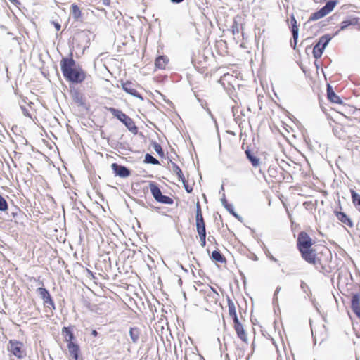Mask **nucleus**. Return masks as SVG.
<instances>
[{
    "label": "nucleus",
    "mask_w": 360,
    "mask_h": 360,
    "mask_svg": "<svg viewBox=\"0 0 360 360\" xmlns=\"http://www.w3.org/2000/svg\"><path fill=\"white\" fill-rule=\"evenodd\" d=\"M60 64L63 75L70 85L81 84L85 80L86 72L74 60L72 51L68 56L62 58Z\"/></svg>",
    "instance_id": "1"
},
{
    "label": "nucleus",
    "mask_w": 360,
    "mask_h": 360,
    "mask_svg": "<svg viewBox=\"0 0 360 360\" xmlns=\"http://www.w3.org/2000/svg\"><path fill=\"white\" fill-rule=\"evenodd\" d=\"M108 110L120 122H121L126 128L132 134H137L139 131V129L135 124L134 120L121 110L110 107L108 108Z\"/></svg>",
    "instance_id": "2"
},
{
    "label": "nucleus",
    "mask_w": 360,
    "mask_h": 360,
    "mask_svg": "<svg viewBox=\"0 0 360 360\" xmlns=\"http://www.w3.org/2000/svg\"><path fill=\"white\" fill-rule=\"evenodd\" d=\"M333 37L330 34H325L319 38L312 50V54L315 59L318 60L322 56L324 50L333 39Z\"/></svg>",
    "instance_id": "3"
},
{
    "label": "nucleus",
    "mask_w": 360,
    "mask_h": 360,
    "mask_svg": "<svg viewBox=\"0 0 360 360\" xmlns=\"http://www.w3.org/2000/svg\"><path fill=\"white\" fill-rule=\"evenodd\" d=\"M338 4V0H330L327 1L326 4L323 7H321L317 11L311 14V15L309 18L308 22L316 21L326 16L328 14H329L330 12L333 11L334 8Z\"/></svg>",
    "instance_id": "4"
},
{
    "label": "nucleus",
    "mask_w": 360,
    "mask_h": 360,
    "mask_svg": "<svg viewBox=\"0 0 360 360\" xmlns=\"http://www.w3.org/2000/svg\"><path fill=\"white\" fill-rule=\"evenodd\" d=\"M7 216L6 220L14 221L17 224H22L23 219L25 217V213L17 206L13 205L8 207V210L6 212Z\"/></svg>",
    "instance_id": "5"
},
{
    "label": "nucleus",
    "mask_w": 360,
    "mask_h": 360,
    "mask_svg": "<svg viewBox=\"0 0 360 360\" xmlns=\"http://www.w3.org/2000/svg\"><path fill=\"white\" fill-rule=\"evenodd\" d=\"M8 350L18 359H22L26 356L22 342L17 340H10L8 345Z\"/></svg>",
    "instance_id": "6"
},
{
    "label": "nucleus",
    "mask_w": 360,
    "mask_h": 360,
    "mask_svg": "<svg viewBox=\"0 0 360 360\" xmlns=\"http://www.w3.org/2000/svg\"><path fill=\"white\" fill-rule=\"evenodd\" d=\"M314 245V242L307 233L301 231L298 234L297 240V247L299 251L310 248Z\"/></svg>",
    "instance_id": "7"
},
{
    "label": "nucleus",
    "mask_w": 360,
    "mask_h": 360,
    "mask_svg": "<svg viewBox=\"0 0 360 360\" xmlns=\"http://www.w3.org/2000/svg\"><path fill=\"white\" fill-rule=\"evenodd\" d=\"M110 167L115 176L126 179L131 176V171L128 167L118 163H112Z\"/></svg>",
    "instance_id": "8"
},
{
    "label": "nucleus",
    "mask_w": 360,
    "mask_h": 360,
    "mask_svg": "<svg viewBox=\"0 0 360 360\" xmlns=\"http://www.w3.org/2000/svg\"><path fill=\"white\" fill-rule=\"evenodd\" d=\"M92 35V32H91L89 30H85L78 31L75 34L73 40L76 41V42H78L77 46H79L81 43H84V48L86 49V47H89V44H90Z\"/></svg>",
    "instance_id": "9"
},
{
    "label": "nucleus",
    "mask_w": 360,
    "mask_h": 360,
    "mask_svg": "<svg viewBox=\"0 0 360 360\" xmlns=\"http://www.w3.org/2000/svg\"><path fill=\"white\" fill-rule=\"evenodd\" d=\"M70 94L72 98V100L77 105V106L86 108L85 97L79 89L75 88L74 86L70 85Z\"/></svg>",
    "instance_id": "10"
},
{
    "label": "nucleus",
    "mask_w": 360,
    "mask_h": 360,
    "mask_svg": "<svg viewBox=\"0 0 360 360\" xmlns=\"http://www.w3.org/2000/svg\"><path fill=\"white\" fill-rule=\"evenodd\" d=\"M352 25H358L360 27V18L354 15L347 16L340 24V29L335 32V35L338 34L340 31L345 30Z\"/></svg>",
    "instance_id": "11"
},
{
    "label": "nucleus",
    "mask_w": 360,
    "mask_h": 360,
    "mask_svg": "<svg viewBox=\"0 0 360 360\" xmlns=\"http://www.w3.org/2000/svg\"><path fill=\"white\" fill-rule=\"evenodd\" d=\"M300 252L303 259L309 264L315 265L317 261H320L317 259L316 250L312 248L302 250Z\"/></svg>",
    "instance_id": "12"
},
{
    "label": "nucleus",
    "mask_w": 360,
    "mask_h": 360,
    "mask_svg": "<svg viewBox=\"0 0 360 360\" xmlns=\"http://www.w3.org/2000/svg\"><path fill=\"white\" fill-rule=\"evenodd\" d=\"M121 86H122L123 91H124L126 93H127V94H130L131 96L136 97L141 101L143 100V96L134 89V84L131 82L122 81Z\"/></svg>",
    "instance_id": "13"
},
{
    "label": "nucleus",
    "mask_w": 360,
    "mask_h": 360,
    "mask_svg": "<svg viewBox=\"0 0 360 360\" xmlns=\"http://www.w3.org/2000/svg\"><path fill=\"white\" fill-rule=\"evenodd\" d=\"M233 326L238 337L244 342H248V336L244 330L243 326L240 322L239 319L233 321Z\"/></svg>",
    "instance_id": "14"
},
{
    "label": "nucleus",
    "mask_w": 360,
    "mask_h": 360,
    "mask_svg": "<svg viewBox=\"0 0 360 360\" xmlns=\"http://www.w3.org/2000/svg\"><path fill=\"white\" fill-rule=\"evenodd\" d=\"M327 91V98L328 101H330L331 103H337V104H342L343 101L342 98L336 94V93L334 91L333 86L330 84H327L326 88Z\"/></svg>",
    "instance_id": "15"
},
{
    "label": "nucleus",
    "mask_w": 360,
    "mask_h": 360,
    "mask_svg": "<svg viewBox=\"0 0 360 360\" xmlns=\"http://www.w3.org/2000/svg\"><path fill=\"white\" fill-rule=\"evenodd\" d=\"M351 308L356 316L360 318V295L359 293L352 294Z\"/></svg>",
    "instance_id": "16"
},
{
    "label": "nucleus",
    "mask_w": 360,
    "mask_h": 360,
    "mask_svg": "<svg viewBox=\"0 0 360 360\" xmlns=\"http://www.w3.org/2000/svg\"><path fill=\"white\" fill-rule=\"evenodd\" d=\"M70 13L72 15V17L75 22H83L84 21V17L83 13H82L79 7L75 4H72L70 6Z\"/></svg>",
    "instance_id": "17"
},
{
    "label": "nucleus",
    "mask_w": 360,
    "mask_h": 360,
    "mask_svg": "<svg viewBox=\"0 0 360 360\" xmlns=\"http://www.w3.org/2000/svg\"><path fill=\"white\" fill-rule=\"evenodd\" d=\"M149 188L153 197L157 202H159L163 194L158 185L154 181H150L149 184Z\"/></svg>",
    "instance_id": "18"
},
{
    "label": "nucleus",
    "mask_w": 360,
    "mask_h": 360,
    "mask_svg": "<svg viewBox=\"0 0 360 360\" xmlns=\"http://www.w3.org/2000/svg\"><path fill=\"white\" fill-rule=\"evenodd\" d=\"M334 213L338 219L342 223L347 225L349 227H353L354 224L352 219L345 212L340 211H335Z\"/></svg>",
    "instance_id": "19"
},
{
    "label": "nucleus",
    "mask_w": 360,
    "mask_h": 360,
    "mask_svg": "<svg viewBox=\"0 0 360 360\" xmlns=\"http://www.w3.org/2000/svg\"><path fill=\"white\" fill-rule=\"evenodd\" d=\"M68 348L69 350V353L70 356L75 359V360H79V353H80V349L79 345L77 343L75 342H68Z\"/></svg>",
    "instance_id": "20"
},
{
    "label": "nucleus",
    "mask_w": 360,
    "mask_h": 360,
    "mask_svg": "<svg viewBox=\"0 0 360 360\" xmlns=\"http://www.w3.org/2000/svg\"><path fill=\"white\" fill-rule=\"evenodd\" d=\"M169 63V58L165 55L158 56L155 60V65L157 68L163 70Z\"/></svg>",
    "instance_id": "21"
},
{
    "label": "nucleus",
    "mask_w": 360,
    "mask_h": 360,
    "mask_svg": "<svg viewBox=\"0 0 360 360\" xmlns=\"http://www.w3.org/2000/svg\"><path fill=\"white\" fill-rule=\"evenodd\" d=\"M62 335L65 338V340L68 342H72L75 339V335L71 327H63L61 331Z\"/></svg>",
    "instance_id": "22"
},
{
    "label": "nucleus",
    "mask_w": 360,
    "mask_h": 360,
    "mask_svg": "<svg viewBox=\"0 0 360 360\" xmlns=\"http://www.w3.org/2000/svg\"><path fill=\"white\" fill-rule=\"evenodd\" d=\"M227 302H228L229 314L232 317L233 321L238 319L234 302L229 297H228Z\"/></svg>",
    "instance_id": "23"
},
{
    "label": "nucleus",
    "mask_w": 360,
    "mask_h": 360,
    "mask_svg": "<svg viewBox=\"0 0 360 360\" xmlns=\"http://www.w3.org/2000/svg\"><path fill=\"white\" fill-rule=\"evenodd\" d=\"M211 259L217 262L224 263L226 259L219 250H215L212 252Z\"/></svg>",
    "instance_id": "24"
},
{
    "label": "nucleus",
    "mask_w": 360,
    "mask_h": 360,
    "mask_svg": "<svg viewBox=\"0 0 360 360\" xmlns=\"http://www.w3.org/2000/svg\"><path fill=\"white\" fill-rule=\"evenodd\" d=\"M169 160H172L171 159ZM171 164L172 172L177 175L179 180L180 181H184L185 176L180 167L172 161H171Z\"/></svg>",
    "instance_id": "25"
},
{
    "label": "nucleus",
    "mask_w": 360,
    "mask_h": 360,
    "mask_svg": "<svg viewBox=\"0 0 360 360\" xmlns=\"http://www.w3.org/2000/svg\"><path fill=\"white\" fill-rule=\"evenodd\" d=\"M150 146L156 152L160 158H165L164 150L160 143L155 141H151Z\"/></svg>",
    "instance_id": "26"
},
{
    "label": "nucleus",
    "mask_w": 360,
    "mask_h": 360,
    "mask_svg": "<svg viewBox=\"0 0 360 360\" xmlns=\"http://www.w3.org/2000/svg\"><path fill=\"white\" fill-rule=\"evenodd\" d=\"M129 335L134 343H136L139 339L140 330L138 328H130Z\"/></svg>",
    "instance_id": "27"
},
{
    "label": "nucleus",
    "mask_w": 360,
    "mask_h": 360,
    "mask_svg": "<svg viewBox=\"0 0 360 360\" xmlns=\"http://www.w3.org/2000/svg\"><path fill=\"white\" fill-rule=\"evenodd\" d=\"M351 195L355 207L360 212V195L354 190H351Z\"/></svg>",
    "instance_id": "28"
},
{
    "label": "nucleus",
    "mask_w": 360,
    "mask_h": 360,
    "mask_svg": "<svg viewBox=\"0 0 360 360\" xmlns=\"http://www.w3.org/2000/svg\"><path fill=\"white\" fill-rule=\"evenodd\" d=\"M290 31L292 33L299 32V27L297 20L293 13L290 15Z\"/></svg>",
    "instance_id": "29"
},
{
    "label": "nucleus",
    "mask_w": 360,
    "mask_h": 360,
    "mask_svg": "<svg viewBox=\"0 0 360 360\" xmlns=\"http://www.w3.org/2000/svg\"><path fill=\"white\" fill-rule=\"evenodd\" d=\"M15 141L18 142V143H20L21 145L25 146L26 147L29 148L32 150H33V149H34L32 146L28 144L27 140L24 136H22L21 135H17Z\"/></svg>",
    "instance_id": "30"
},
{
    "label": "nucleus",
    "mask_w": 360,
    "mask_h": 360,
    "mask_svg": "<svg viewBox=\"0 0 360 360\" xmlns=\"http://www.w3.org/2000/svg\"><path fill=\"white\" fill-rule=\"evenodd\" d=\"M196 231L198 233L206 231L204 219L196 221Z\"/></svg>",
    "instance_id": "31"
},
{
    "label": "nucleus",
    "mask_w": 360,
    "mask_h": 360,
    "mask_svg": "<svg viewBox=\"0 0 360 360\" xmlns=\"http://www.w3.org/2000/svg\"><path fill=\"white\" fill-rule=\"evenodd\" d=\"M8 210L6 200L0 194V212H6Z\"/></svg>",
    "instance_id": "32"
},
{
    "label": "nucleus",
    "mask_w": 360,
    "mask_h": 360,
    "mask_svg": "<svg viewBox=\"0 0 360 360\" xmlns=\"http://www.w3.org/2000/svg\"><path fill=\"white\" fill-rule=\"evenodd\" d=\"M37 290L42 300H45L50 295L49 290L45 288L40 287Z\"/></svg>",
    "instance_id": "33"
},
{
    "label": "nucleus",
    "mask_w": 360,
    "mask_h": 360,
    "mask_svg": "<svg viewBox=\"0 0 360 360\" xmlns=\"http://www.w3.org/2000/svg\"><path fill=\"white\" fill-rule=\"evenodd\" d=\"M158 202L165 205H172L174 203V200L172 198L163 195Z\"/></svg>",
    "instance_id": "34"
},
{
    "label": "nucleus",
    "mask_w": 360,
    "mask_h": 360,
    "mask_svg": "<svg viewBox=\"0 0 360 360\" xmlns=\"http://www.w3.org/2000/svg\"><path fill=\"white\" fill-rule=\"evenodd\" d=\"M43 301L44 305H46L48 307H49V306H51L52 309H55V304L51 295L46 297L45 300H43Z\"/></svg>",
    "instance_id": "35"
},
{
    "label": "nucleus",
    "mask_w": 360,
    "mask_h": 360,
    "mask_svg": "<svg viewBox=\"0 0 360 360\" xmlns=\"http://www.w3.org/2000/svg\"><path fill=\"white\" fill-rule=\"evenodd\" d=\"M292 39L290 44H291L292 48L295 50L296 49V46H297V44L298 41L299 32H296L295 33H292Z\"/></svg>",
    "instance_id": "36"
},
{
    "label": "nucleus",
    "mask_w": 360,
    "mask_h": 360,
    "mask_svg": "<svg viewBox=\"0 0 360 360\" xmlns=\"http://www.w3.org/2000/svg\"><path fill=\"white\" fill-rule=\"evenodd\" d=\"M231 31L233 35H236L239 33V32H240L239 24L237 22L236 20L233 21V25L231 26Z\"/></svg>",
    "instance_id": "37"
},
{
    "label": "nucleus",
    "mask_w": 360,
    "mask_h": 360,
    "mask_svg": "<svg viewBox=\"0 0 360 360\" xmlns=\"http://www.w3.org/2000/svg\"><path fill=\"white\" fill-rule=\"evenodd\" d=\"M198 233L199 235L200 245L204 248L206 245V231H201Z\"/></svg>",
    "instance_id": "38"
},
{
    "label": "nucleus",
    "mask_w": 360,
    "mask_h": 360,
    "mask_svg": "<svg viewBox=\"0 0 360 360\" xmlns=\"http://www.w3.org/2000/svg\"><path fill=\"white\" fill-rule=\"evenodd\" d=\"M263 250L266 254V255L273 262H278V259L276 258H275L269 252V250H268L267 247L263 244Z\"/></svg>",
    "instance_id": "39"
},
{
    "label": "nucleus",
    "mask_w": 360,
    "mask_h": 360,
    "mask_svg": "<svg viewBox=\"0 0 360 360\" xmlns=\"http://www.w3.org/2000/svg\"><path fill=\"white\" fill-rule=\"evenodd\" d=\"M143 164L160 165L159 159H143Z\"/></svg>",
    "instance_id": "40"
},
{
    "label": "nucleus",
    "mask_w": 360,
    "mask_h": 360,
    "mask_svg": "<svg viewBox=\"0 0 360 360\" xmlns=\"http://www.w3.org/2000/svg\"><path fill=\"white\" fill-rule=\"evenodd\" d=\"M183 185H184V187L185 188V191L188 193H191L193 192V187L190 186L188 184V182L186 181V179H184V181H181Z\"/></svg>",
    "instance_id": "41"
},
{
    "label": "nucleus",
    "mask_w": 360,
    "mask_h": 360,
    "mask_svg": "<svg viewBox=\"0 0 360 360\" xmlns=\"http://www.w3.org/2000/svg\"><path fill=\"white\" fill-rule=\"evenodd\" d=\"M281 290V286H278L276 288V290L274 292V297H273V303L274 304L278 303V292H280Z\"/></svg>",
    "instance_id": "42"
},
{
    "label": "nucleus",
    "mask_w": 360,
    "mask_h": 360,
    "mask_svg": "<svg viewBox=\"0 0 360 360\" xmlns=\"http://www.w3.org/2000/svg\"><path fill=\"white\" fill-rule=\"evenodd\" d=\"M249 160L250 161L252 165L254 167H257L261 166L262 163L260 162V159H249Z\"/></svg>",
    "instance_id": "43"
},
{
    "label": "nucleus",
    "mask_w": 360,
    "mask_h": 360,
    "mask_svg": "<svg viewBox=\"0 0 360 360\" xmlns=\"http://www.w3.org/2000/svg\"><path fill=\"white\" fill-rule=\"evenodd\" d=\"M13 133L15 135V137L17 135H20V133L22 132L20 127H18L17 125H13L11 129Z\"/></svg>",
    "instance_id": "44"
},
{
    "label": "nucleus",
    "mask_w": 360,
    "mask_h": 360,
    "mask_svg": "<svg viewBox=\"0 0 360 360\" xmlns=\"http://www.w3.org/2000/svg\"><path fill=\"white\" fill-rule=\"evenodd\" d=\"M20 108L24 116L32 118V116L26 107L21 105Z\"/></svg>",
    "instance_id": "45"
},
{
    "label": "nucleus",
    "mask_w": 360,
    "mask_h": 360,
    "mask_svg": "<svg viewBox=\"0 0 360 360\" xmlns=\"http://www.w3.org/2000/svg\"><path fill=\"white\" fill-rule=\"evenodd\" d=\"M206 110H207L208 115L211 117L212 120L214 121V122L215 124V126H216V128H217V130L218 131H219L218 125H217V120H216L215 117H214V115H212L211 110L208 108H206Z\"/></svg>",
    "instance_id": "46"
},
{
    "label": "nucleus",
    "mask_w": 360,
    "mask_h": 360,
    "mask_svg": "<svg viewBox=\"0 0 360 360\" xmlns=\"http://www.w3.org/2000/svg\"><path fill=\"white\" fill-rule=\"evenodd\" d=\"M224 207L231 214L235 212L232 204L229 203L227 205H225Z\"/></svg>",
    "instance_id": "47"
},
{
    "label": "nucleus",
    "mask_w": 360,
    "mask_h": 360,
    "mask_svg": "<svg viewBox=\"0 0 360 360\" xmlns=\"http://www.w3.org/2000/svg\"><path fill=\"white\" fill-rule=\"evenodd\" d=\"M300 288L304 292H306V289L308 288V285L304 281H301Z\"/></svg>",
    "instance_id": "48"
},
{
    "label": "nucleus",
    "mask_w": 360,
    "mask_h": 360,
    "mask_svg": "<svg viewBox=\"0 0 360 360\" xmlns=\"http://www.w3.org/2000/svg\"><path fill=\"white\" fill-rule=\"evenodd\" d=\"M52 23L57 31L60 30L61 25L58 22L53 21Z\"/></svg>",
    "instance_id": "49"
},
{
    "label": "nucleus",
    "mask_w": 360,
    "mask_h": 360,
    "mask_svg": "<svg viewBox=\"0 0 360 360\" xmlns=\"http://www.w3.org/2000/svg\"><path fill=\"white\" fill-rule=\"evenodd\" d=\"M245 155H246V158H257L256 156H255L250 151V149H247L245 150Z\"/></svg>",
    "instance_id": "50"
},
{
    "label": "nucleus",
    "mask_w": 360,
    "mask_h": 360,
    "mask_svg": "<svg viewBox=\"0 0 360 360\" xmlns=\"http://www.w3.org/2000/svg\"><path fill=\"white\" fill-rule=\"evenodd\" d=\"M221 203L224 207H225V205L229 204V202H227V200L226 199V196H225L224 193H223L222 198H221Z\"/></svg>",
    "instance_id": "51"
},
{
    "label": "nucleus",
    "mask_w": 360,
    "mask_h": 360,
    "mask_svg": "<svg viewBox=\"0 0 360 360\" xmlns=\"http://www.w3.org/2000/svg\"><path fill=\"white\" fill-rule=\"evenodd\" d=\"M9 1L17 7H18L21 4L19 0H9Z\"/></svg>",
    "instance_id": "52"
},
{
    "label": "nucleus",
    "mask_w": 360,
    "mask_h": 360,
    "mask_svg": "<svg viewBox=\"0 0 360 360\" xmlns=\"http://www.w3.org/2000/svg\"><path fill=\"white\" fill-rule=\"evenodd\" d=\"M196 213H202L201 205L199 202L196 204Z\"/></svg>",
    "instance_id": "53"
},
{
    "label": "nucleus",
    "mask_w": 360,
    "mask_h": 360,
    "mask_svg": "<svg viewBox=\"0 0 360 360\" xmlns=\"http://www.w3.org/2000/svg\"><path fill=\"white\" fill-rule=\"evenodd\" d=\"M203 219L202 213H195V221Z\"/></svg>",
    "instance_id": "54"
},
{
    "label": "nucleus",
    "mask_w": 360,
    "mask_h": 360,
    "mask_svg": "<svg viewBox=\"0 0 360 360\" xmlns=\"http://www.w3.org/2000/svg\"><path fill=\"white\" fill-rule=\"evenodd\" d=\"M232 215L236 218L237 219H238L240 221H242L243 218L242 217H240L239 214H238L236 212H234Z\"/></svg>",
    "instance_id": "55"
},
{
    "label": "nucleus",
    "mask_w": 360,
    "mask_h": 360,
    "mask_svg": "<svg viewBox=\"0 0 360 360\" xmlns=\"http://www.w3.org/2000/svg\"><path fill=\"white\" fill-rule=\"evenodd\" d=\"M101 1L104 6H108L110 5V0H101Z\"/></svg>",
    "instance_id": "56"
},
{
    "label": "nucleus",
    "mask_w": 360,
    "mask_h": 360,
    "mask_svg": "<svg viewBox=\"0 0 360 360\" xmlns=\"http://www.w3.org/2000/svg\"><path fill=\"white\" fill-rule=\"evenodd\" d=\"M281 165H281V167L283 169H284V168H283V165H284V164H286V165H288V166H290V165L288 162H285L284 159H281Z\"/></svg>",
    "instance_id": "57"
},
{
    "label": "nucleus",
    "mask_w": 360,
    "mask_h": 360,
    "mask_svg": "<svg viewBox=\"0 0 360 360\" xmlns=\"http://www.w3.org/2000/svg\"><path fill=\"white\" fill-rule=\"evenodd\" d=\"M172 4H178L182 3L184 0H169Z\"/></svg>",
    "instance_id": "58"
},
{
    "label": "nucleus",
    "mask_w": 360,
    "mask_h": 360,
    "mask_svg": "<svg viewBox=\"0 0 360 360\" xmlns=\"http://www.w3.org/2000/svg\"><path fill=\"white\" fill-rule=\"evenodd\" d=\"M91 335H92L94 337H96V336H98V333L96 330H93L91 331Z\"/></svg>",
    "instance_id": "59"
},
{
    "label": "nucleus",
    "mask_w": 360,
    "mask_h": 360,
    "mask_svg": "<svg viewBox=\"0 0 360 360\" xmlns=\"http://www.w3.org/2000/svg\"><path fill=\"white\" fill-rule=\"evenodd\" d=\"M144 158H154L150 153H147L145 154Z\"/></svg>",
    "instance_id": "60"
},
{
    "label": "nucleus",
    "mask_w": 360,
    "mask_h": 360,
    "mask_svg": "<svg viewBox=\"0 0 360 360\" xmlns=\"http://www.w3.org/2000/svg\"><path fill=\"white\" fill-rule=\"evenodd\" d=\"M86 271H87L88 275H89V276H92V277H94V274H93V272H92L91 271H90V270H89V269H86Z\"/></svg>",
    "instance_id": "61"
},
{
    "label": "nucleus",
    "mask_w": 360,
    "mask_h": 360,
    "mask_svg": "<svg viewBox=\"0 0 360 360\" xmlns=\"http://www.w3.org/2000/svg\"><path fill=\"white\" fill-rule=\"evenodd\" d=\"M215 240V239H214V236H210L208 237V241H210V242H212V240Z\"/></svg>",
    "instance_id": "62"
},
{
    "label": "nucleus",
    "mask_w": 360,
    "mask_h": 360,
    "mask_svg": "<svg viewBox=\"0 0 360 360\" xmlns=\"http://www.w3.org/2000/svg\"><path fill=\"white\" fill-rule=\"evenodd\" d=\"M5 135L4 134H2L1 132H0V141H2V139H5Z\"/></svg>",
    "instance_id": "63"
},
{
    "label": "nucleus",
    "mask_w": 360,
    "mask_h": 360,
    "mask_svg": "<svg viewBox=\"0 0 360 360\" xmlns=\"http://www.w3.org/2000/svg\"><path fill=\"white\" fill-rule=\"evenodd\" d=\"M314 65H315V66L316 67V69L318 70V69H319V63H318V62H317V60H316H316H315V62H314Z\"/></svg>",
    "instance_id": "64"
}]
</instances>
